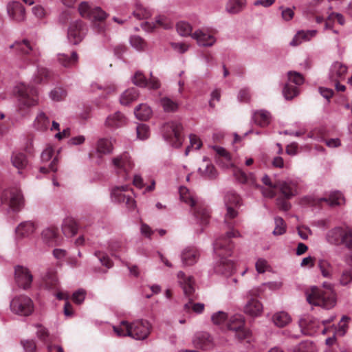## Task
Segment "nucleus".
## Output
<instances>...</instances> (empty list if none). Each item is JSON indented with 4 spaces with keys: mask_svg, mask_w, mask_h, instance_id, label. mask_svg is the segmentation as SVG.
I'll return each instance as SVG.
<instances>
[{
    "mask_svg": "<svg viewBox=\"0 0 352 352\" xmlns=\"http://www.w3.org/2000/svg\"><path fill=\"white\" fill-rule=\"evenodd\" d=\"M239 236H241V234L238 230H231L226 232V235L220 236L215 241L214 250L215 253L221 258L219 263L215 269L217 272L228 276L234 272L235 265L234 262L228 259L226 256L232 254L234 248L231 239Z\"/></svg>",
    "mask_w": 352,
    "mask_h": 352,
    "instance_id": "nucleus-1",
    "label": "nucleus"
},
{
    "mask_svg": "<svg viewBox=\"0 0 352 352\" xmlns=\"http://www.w3.org/2000/svg\"><path fill=\"white\" fill-rule=\"evenodd\" d=\"M152 325L146 320H136L132 322L122 320L119 325L113 326L114 332L118 336H129L138 340H143L151 333Z\"/></svg>",
    "mask_w": 352,
    "mask_h": 352,
    "instance_id": "nucleus-2",
    "label": "nucleus"
},
{
    "mask_svg": "<svg viewBox=\"0 0 352 352\" xmlns=\"http://www.w3.org/2000/svg\"><path fill=\"white\" fill-rule=\"evenodd\" d=\"M307 300L309 304L331 309L336 305V294L332 285L324 283L322 288L312 287L306 292Z\"/></svg>",
    "mask_w": 352,
    "mask_h": 352,
    "instance_id": "nucleus-3",
    "label": "nucleus"
},
{
    "mask_svg": "<svg viewBox=\"0 0 352 352\" xmlns=\"http://www.w3.org/2000/svg\"><path fill=\"white\" fill-rule=\"evenodd\" d=\"M179 192L182 201L191 207L193 214L199 223L202 225L208 224L210 218V212L208 207L202 203L196 201L187 188L181 186Z\"/></svg>",
    "mask_w": 352,
    "mask_h": 352,
    "instance_id": "nucleus-4",
    "label": "nucleus"
},
{
    "mask_svg": "<svg viewBox=\"0 0 352 352\" xmlns=\"http://www.w3.org/2000/svg\"><path fill=\"white\" fill-rule=\"evenodd\" d=\"M179 283L183 289L184 295L188 298V302L184 306L186 312L192 309L197 314H201L204 309V305L202 303H194L196 299L195 295V281L192 276H187L183 272H179L177 274Z\"/></svg>",
    "mask_w": 352,
    "mask_h": 352,
    "instance_id": "nucleus-5",
    "label": "nucleus"
},
{
    "mask_svg": "<svg viewBox=\"0 0 352 352\" xmlns=\"http://www.w3.org/2000/svg\"><path fill=\"white\" fill-rule=\"evenodd\" d=\"M78 12L82 17L91 19L94 21V28L98 32H104V21L108 16V14L100 7L91 8L87 2L83 1L78 6Z\"/></svg>",
    "mask_w": 352,
    "mask_h": 352,
    "instance_id": "nucleus-6",
    "label": "nucleus"
},
{
    "mask_svg": "<svg viewBox=\"0 0 352 352\" xmlns=\"http://www.w3.org/2000/svg\"><path fill=\"white\" fill-rule=\"evenodd\" d=\"M14 92L18 99L19 109L21 111L37 103L38 92L33 86L21 83L16 86Z\"/></svg>",
    "mask_w": 352,
    "mask_h": 352,
    "instance_id": "nucleus-7",
    "label": "nucleus"
},
{
    "mask_svg": "<svg viewBox=\"0 0 352 352\" xmlns=\"http://www.w3.org/2000/svg\"><path fill=\"white\" fill-rule=\"evenodd\" d=\"M10 48L16 49L23 60L30 63H36L41 56V51L36 43L28 39L15 42L10 45Z\"/></svg>",
    "mask_w": 352,
    "mask_h": 352,
    "instance_id": "nucleus-8",
    "label": "nucleus"
},
{
    "mask_svg": "<svg viewBox=\"0 0 352 352\" xmlns=\"http://www.w3.org/2000/svg\"><path fill=\"white\" fill-rule=\"evenodd\" d=\"M182 124L177 121H171L164 124L162 133L164 139L173 147L178 148L182 144Z\"/></svg>",
    "mask_w": 352,
    "mask_h": 352,
    "instance_id": "nucleus-9",
    "label": "nucleus"
},
{
    "mask_svg": "<svg viewBox=\"0 0 352 352\" xmlns=\"http://www.w3.org/2000/svg\"><path fill=\"white\" fill-rule=\"evenodd\" d=\"M231 156L232 155H217L216 161L219 166L223 168H231L232 169V174L234 178L239 182L241 184H247L251 186L256 185V179L254 176L252 175H247L240 168L234 166Z\"/></svg>",
    "mask_w": 352,
    "mask_h": 352,
    "instance_id": "nucleus-10",
    "label": "nucleus"
},
{
    "mask_svg": "<svg viewBox=\"0 0 352 352\" xmlns=\"http://www.w3.org/2000/svg\"><path fill=\"white\" fill-rule=\"evenodd\" d=\"M333 320L334 317H331L320 323L317 319L304 318L300 320V327L302 329V332L305 335L313 336L318 332L325 335L328 333L329 326Z\"/></svg>",
    "mask_w": 352,
    "mask_h": 352,
    "instance_id": "nucleus-11",
    "label": "nucleus"
},
{
    "mask_svg": "<svg viewBox=\"0 0 352 352\" xmlns=\"http://www.w3.org/2000/svg\"><path fill=\"white\" fill-rule=\"evenodd\" d=\"M327 241L335 245H344L352 250V230L349 228L336 227L329 230L327 234Z\"/></svg>",
    "mask_w": 352,
    "mask_h": 352,
    "instance_id": "nucleus-12",
    "label": "nucleus"
},
{
    "mask_svg": "<svg viewBox=\"0 0 352 352\" xmlns=\"http://www.w3.org/2000/svg\"><path fill=\"white\" fill-rule=\"evenodd\" d=\"M241 197L235 192H230L225 197V203L227 212L225 215V223L228 226L229 231L234 230L235 221L234 219L237 216L238 212L236 208L241 205Z\"/></svg>",
    "mask_w": 352,
    "mask_h": 352,
    "instance_id": "nucleus-13",
    "label": "nucleus"
},
{
    "mask_svg": "<svg viewBox=\"0 0 352 352\" xmlns=\"http://www.w3.org/2000/svg\"><path fill=\"white\" fill-rule=\"evenodd\" d=\"M227 327L235 332V337L240 341L250 338L251 331L245 327V318L241 314H235L228 319Z\"/></svg>",
    "mask_w": 352,
    "mask_h": 352,
    "instance_id": "nucleus-14",
    "label": "nucleus"
},
{
    "mask_svg": "<svg viewBox=\"0 0 352 352\" xmlns=\"http://www.w3.org/2000/svg\"><path fill=\"white\" fill-rule=\"evenodd\" d=\"M1 201L3 204L8 206L14 211L20 210L24 205L23 195L16 187L4 190L1 196Z\"/></svg>",
    "mask_w": 352,
    "mask_h": 352,
    "instance_id": "nucleus-15",
    "label": "nucleus"
},
{
    "mask_svg": "<svg viewBox=\"0 0 352 352\" xmlns=\"http://www.w3.org/2000/svg\"><path fill=\"white\" fill-rule=\"evenodd\" d=\"M10 309L15 314L28 316L34 311V304L31 298L21 295L14 297L10 302Z\"/></svg>",
    "mask_w": 352,
    "mask_h": 352,
    "instance_id": "nucleus-16",
    "label": "nucleus"
},
{
    "mask_svg": "<svg viewBox=\"0 0 352 352\" xmlns=\"http://www.w3.org/2000/svg\"><path fill=\"white\" fill-rule=\"evenodd\" d=\"M112 163L117 175L124 180H127L129 173L134 165L131 157L129 155H118L112 160Z\"/></svg>",
    "mask_w": 352,
    "mask_h": 352,
    "instance_id": "nucleus-17",
    "label": "nucleus"
},
{
    "mask_svg": "<svg viewBox=\"0 0 352 352\" xmlns=\"http://www.w3.org/2000/svg\"><path fill=\"white\" fill-rule=\"evenodd\" d=\"M87 28L85 23L77 20L71 23L67 30V39L73 45L79 44L86 34Z\"/></svg>",
    "mask_w": 352,
    "mask_h": 352,
    "instance_id": "nucleus-18",
    "label": "nucleus"
},
{
    "mask_svg": "<svg viewBox=\"0 0 352 352\" xmlns=\"http://www.w3.org/2000/svg\"><path fill=\"white\" fill-rule=\"evenodd\" d=\"M131 191L129 190L128 186H116L111 192L112 198L118 203H125L129 209H133L135 206V201L132 198Z\"/></svg>",
    "mask_w": 352,
    "mask_h": 352,
    "instance_id": "nucleus-19",
    "label": "nucleus"
},
{
    "mask_svg": "<svg viewBox=\"0 0 352 352\" xmlns=\"http://www.w3.org/2000/svg\"><path fill=\"white\" fill-rule=\"evenodd\" d=\"M258 289H252L248 292L249 300L244 307V312L252 317L259 316L263 312V305L256 299L258 296Z\"/></svg>",
    "mask_w": 352,
    "mask_h": 352,
    "instance_id": "nucleus-20",
    "label": "nucleus"
},
{
    "mask_svg": "<svg viewBox=\"0 0 352 352\" xmlns=\"http://www.w3.org/2000/svg\"><path fill=\"white\" fill-rule=\"evenodd\" d=\"M14 278L19 287L28 289L31 287L33 276L28 268L18 265L15 267Z\"/></svg>",
    "mask_w": 352,
    "mask_h": 352,
    "instance_id": "nucleus-21",
    "label": "nucleus"
},
{
    "mask_svg": "<svg viewBox=\"0 0 352 352\" xmlns=\"http://www.w3.org/2000/svg\"><path fill=\"white\" fill-rule=\"evenodd\" d=\"M133 82L139 87H148L152 89H157L160 87V82L158 78L151 75L150 78L147 80L144 75L140 72H137L134 74Z\"/></svg>",
    "mask_w": 352,
    "mask_h": 352,
    "instance_id": "nucleus-22",
    "label": "nucleus"
},
{
    "mask_svg": "<svg viewBox=\"0 0 352 352\" xmlns=\"http://www.w3.org/2000/svg\"><path fill=\"white\" fill-rule=\"evenodd\" d=\"M214 34L212 32L198 30L192 34V37L197 41L199 45L210 47L216 42Z\"/></svg>",
    "mask_w": 352,
    "mask_h": 352,
    "instance_id": "nucleus-23",
    "label": "nucleus"
},
{
    "mask_svg": "<svg viewBox=\"0 0 352 352\" xmlns=\"http://www.w3.org/2000/svg\"><path fill=\"white\" fill-rule=\"evenodd\" d=\"M8 13L16 22L23 21L25 18V8L19 1H12L8 5Z\"/></svg>",
    "mask_w": 352,
    "mask_h": 352,
    "instance_id": "nucleus-24",
    "label": "nucleus"
},
{
    "mask_svg": "<svg viewBox=\"0 0 352 352\" xmlns=\"http://www.w3.org/2000/svg\"><path fill=\"white\" fill-rule=\"evenodd\" d=\"M276 190H279L285 199H290L298 193L297 185L293 182L277 181Z\"/></svg>",
    "mask_w": 352,
    "mask_h": 352,
    "instance_id": "nucleus-25",
    "label": "nucleus"
},
{
    "mask_svg": "<svg viewBox=\"0 0 352 352\" xmlns=\"http://www.w3.org/2000/svg\"><path fill=\"white\" fill-rule=\"evenodd\" d=\"M347 72V67L340 62H335L330 68L329 78L331 81L343 80Z\"/></svg>",
    "mask_w": 352,
    "mask_h": 352,
    "instance_id": "nucleus-26",
    "label": "nucleus"
},
{
    "mask_svg": "<svg viewBox=\"0 0 352 352\" xmlns=\"http://www.w3.org/2000/svg\"><path fill=\"white\" fill-rule=\"evenodd\" d=\"M199 171L202 176L210 179H215L217 176L215 167L206 156L204 157L203 161L199 165Z\"/></svg>",
    "mask_w": 352,
    "mask_h": 352,
    "instance_id": "nucleus-27",
    "label": "nucleus"
},
{
    "mask_svg": "<svg viewBox=\"0 0 352 352\" xmlns=\"http://www.w3.org/2000/svg\"><path fill=\"white\" fill-rule=\"evenodd\" d=\"M271 114L266 110H256L252 113V120L256 125L261 127H265L268 126L271 122Z\"/></svg>",
    "mask_w": 352,
    "mask_h": 352,
    "instance_id": "nucleus-28",
    "label": "nucleus"
},
{
    "mask_svg": "<svg viewBox=\"0 0 352 352\" xmlns=\"http://www.w3.org/2000/svg\"><path fill=\"white\" fill-rule=\"evenodd\" d=\"M41 235L45 243L50 245H56L59 243L60 236L58 229L55 227L45 228L43 230Z\"/></svg>",
    "mask_w": 352,
    "mask_h": 352,
    "instance_id": "nucleus-29",
    "label": "nucleus"
},
{
    "mask_svg": "<svg viewBox=\"0 0 352 352\" xmlns=\"http://www.w3.org/2000/svg\"><path fill=\"white\" fill-rule=\"evenodd\" d=\"M326 202L331 206L341 205L344 201V197L340 192H331L329 197H323L314 201V204L320 206L322 202Z\"/></svg>",
    "mask_w": 352,
    "mask_h": 352,
    "instance_id": "nucleus-30",
    "label": "nucleus"
},
{
    "mask_svg": "<svg viewBox=\"0 0 352 352\" xmlns=\"http://www.w3.org/2000/svg\"><path fill=\"white\" fill-rule=\"evenodd\" d=\"M198 250L195 248H187L182 253V260L184 265H192L195 264L199 258Z\"/></svg>",
    "mask_w": 352,
    "mask_h": 352,
    "instance_id": "nucleus-31",
    "label": "nucleus"
},
{
    "mask_svg": "<svg viewBox=\"0 0 352 352\" xmlns=\"http://www.w3.org/2000/svg\"><path fill=\"white\" fill-rule=\"evenodd\" d=\"M193 343L197 348L208 349L212 344V339L208 333L200 332L195 336Z\"/></svg>",
    "mask_w": 352,
    "mask_h": 352,
    "instance_id": "nucleus-32",
    "label": "nucleus"
},
{
    "mask_svg": "<svg viewBox=\"0 0 352 352\" xmlns=\"http://www.w3.org/2000/svg\"><path fill=\"white\" fill-rule=\"evenodd\" d=\"M172 24L169 20L164 16H160L157 17L155 23L145 22L142 24V28L146 31H153L157 28H162L164 29H168L171 28Z\"/></svg>",
    "mask_w": 352,
    "mask_h": 352,
    "instance_id": "nucleus-33",
    "label": "nucleus"
},
{
    "mask_svg": "<svg viewBox=\"0 0 352 352\" xmlns=\"http://www.w3.org/2000/svg\"><path fill=\"white\" fill-rule=\"evenodd\" d=\"M78 226L71 217L65 218L62 225V231L65 236L71 237L77 233Z\"/></svg>",
    "mask_w": 352,
    "mask_h": 352,
    "instance_id": "nucleus-34",
    "label": "nucleus"
},
{
    "mask_svg": "<svg viewBox=\"0 0 352 352\" xmlns=\"http://www.w3.org/2000/svg\"><path fill=\"white\" fill-rule=\"evenodd\" d=\"M247 0H228L226 4L227 12L232 14L242 12L246 7Z\"/></svg>",
    "mask_w": 352,
    "mask_h": 352,
    "instance_id": "nucleus-35",
    "label": "nucleus"
},
{
    "mask_svg": "<svg viewBox=\"0 0 352 352\" xmlns=\"http://www.w3.org/2000/svg\"><path fill=\"white\" fill-rule=\"evenodd\" d=\"M316 30H301L298 32L290 43L292 46H298L303 41H308L316 35Z\"/></svg>",
    "mask_w": 352,
    "mask_h": 352,
    "instance_id": "nucleus-36",
    "label": "nucleus"
},
{
    "mask_svg": "<svg viewBox=\"0 0 352 352\" xmlns=\"http://www.w3.org/2000/svg\"><path fill=\"white\" fill-rule=\"evenodd\" d=\"M36 230L34 223L32 221L21 223L16 228V234L19 237H26L32 234Z\"/></svg>",
    "mask_w": 352,
    "mask_h": 352,
    "instance_id": "nucleus-37",
    "label": "nucleus"
},
{
    "mask_svg": "<svg viewBox=\"0 0 352 352\" xmlns=\"http://www.w3.org/2000/svg\"><path fill=\"white\" fill-rule=\"evenodd\" d=\"M59 63L65 67L75 66L78 60V55L76 52H73L70 56L65 54H60L58 56Z\"/></svg>",
    "mask_w": 352,
    "mask_h": 352,
    "instance_id": "nucleus-38",
    "label": "nucleus"
},
{
    "mask_svg": "<svg viewBox=\"0 0 352 352\" xmlns=\"http://www.w3.org/2000/svg\"><path fill=\"white\" fill-rule=\"evenodd\" d=\"M139 97V91L137 88L132 87L126 90L120 96V101L122 105H128L136 100Z\"/></svg>",
    "mask_w": 352,
    "mask_h": 352,
    "instance_id": "nucleus-39",
    "label": "nucleus"
},
{
    "mask_svg": "<svg viewBox=\"0 0 352 352\" xmlns=\"http://www.w3.org/2000/svg\"><path fill=\"white\" fill-rule=\"evenodd\" d=\"M126 118L120 112H116L109 116L106 120V124L109 127H120L126 124Z\"/></svg>",
    "mask_w": 352,
    "mask_h": 352,
    "instance_id": "nucleus-40",
    "label": "nucleus"
},
{
    "mask_svg": "<svg viewBox=\"0 0 352 352\" xmlns=\"http://www.w3.org/2000/svg\"><path fill=\"white\" fill-rule=\"evenodd\" d=\"M96 150L99 154H109L113 151V144L111 140L100 138L96 144Z\"/></svg>",
    "mask_w": 352,
    "mask_h": 352,
    "instance_id": "nucleus-41",
    "label": "nucleus"
},
{
    "mask_svg": "<svg viewBox=\"0 0 352 352\" xmlns=\"http://www.w3.org/2000/svg\"><path fill=\"white\" fill-rule=\"evenodd\" d=\"M263 183L268 187L262 190L263 195L266 197H274L276 195V182H272L267 175H265L262 178Z\"/></svg>",
    "mask_w": 352,
    "mask_h": 352,
    "instance_id": "nucleus-42",
    "label": "nucleus"
},
{
    "mask_svg": "<svg viewBox=\"0 0 352 352\" xmlns=\"http://www.w3.org/2000/svg\"><path fill=\"white\" fill-rule=\"evenodd\" d=\"M58 278L54 271H49L43 278V285L46 289H54L58 286Z\"/></svg>",
    "mask_w": 352,
    "mask_h": 352,
    "instance_id": "nucleus-43",
    "label": "nucleus"
},
{
    "mask_svg": "<svg viewBox=\"0 0 352 352\" xmlns=\"http://www.w3.org/2000/svg\"><path fill=\"white\" fill-rule=\"evenodd\" d=\"M134 113L138 119L146 120L151 116L152 111L148 105L142 104L135 109Z\"/></svg>",
    "mask_w": 352,
    "mask_h": 352,
    "instance_id": "nucleus-44",
    "label": "nucleus"
},
{
    "mask_svg": "<svg viewBox=\"0 0 352 352\" xmlns=\"http://www.w3.org/2000/svg\"><path fill=\"white\" fill-rule=\"evenodd\" d=\"M34 125L37 130L44 131L50 126V120L43 112H41L36 118Z\"/></svg>",
    "mask_w": 352,
    "mask_h": 352,
    "instance_id": "nucleus-45",
    "label": "nucleus"
},
{
    "mask_svg": "<svg viewBox=\"0 0 352 352\" xmlns=\"http://www.w3.org/2000/svg\"><path fill=\"white\" fill-rule=\"evenodd\" d=\"M133 15L138 19H146L151 16V11L141 3H137Z\"/></svg>",
    "mask_w": 352,
    "mask_h": 352,
    "instance_id": "nucleus-46",
    "label": "nucleus"
},
{
    "mask_svg": "<svg viewBox=\"0 0 352 352\" xmlns=\"http://www.w3.org/2000/svg\"><path fill=\"white\" fill-rule=\"evenodd\" d=\"M291 320L290 316L285 311H280L273 316V322L277 327H283Z\"/></svg>",
    "mask_w": 352,
    "mask_h": 352,
    "instance_id": "nucleus-47",
    "label": "nucleus"
},
{
    "mask_svg": "<svg viewBox=\"0 0 352 352\" xmlns=\"http://www.w3.org/2000/svg\"><path fill=\"white\" fill-rule=\"evenodd\" d=\"M50 77L51 73L49 70L44 67H38L34 78V82L36 84L45 83Z\"/></svg>",
    "mask_w": 352,
    "mask_h": 352,
    "instance_id": "nucleus-48",
    "label": "nucleus"
},
{
    "mask_svg": "<svg viewBox=\"0 0 352 352\" xmlns=\"http://www.w3.org/2000/svg\"><path fill=\"white\" fill-rule=\"evenodd\" d=\"M327 16L325 21L326 28H331L335 21H337L340 25L344 23V17L342 14L335 12L329 13V12H327Z\"/></svg>",
    "mask_w": 352,
    "mask_h": 352,
    "instance_id": "nucleus-49",
    "label": "nucleus"
},
{
    "mask_svg": "<svg viewBox=\"0 0 352 352\" xmlns=\"http://www.w3.org/2000/svg\"><path fill=\"white\" fill-rule=\"evenodd\" d=\"M318 266L320 269L321 274L324 278H331L332 276L333 267L331 263L324 259L318 261Z\"/></svg>",
    "mask_w": 352,
    "mask_h": 352,
    "instance_id": "nucleus-50",
    "label": "nucleus"
},
{
    "mask_svg": "<svg viewBox=\"0 0 352 352\" xmlns=\"http://www.w3.org/2000/svg\"><path fill=\"white\" fill-rule=\"evenodd\" d=\"M190 145L187 146L185 154H188L190 151H196L202 146V141L195 134H190L189 135Z\"/></svg>",
    "mask_w": 352,
    "mask_h": 352,
    "instance_id": "nucleus-51",
    "label": "nucleus"
},
{
    "mask_svg": "<svg viewBox=\"0 0 352 352\" xmlns=\"http://www.w3.org/2000/svg\"><path fill=\"white\" fill-rule=\"evenodd\" d=\"M160 103L166 112H174L178 109L177 102L167 97L162 98Z\"/></svg>",
    "mask_w": 352,
    "mask_h": 352,
    "instance_id": "nucleus-52",
    "label": "nucleus"
},
{
    "mask_svg": "<svg viewBox=\"0 0 352 352\" xmlns=\"http://www.w3.org/2000/svg\"><path fill=\"white\" fill-rule=\"evenodd\" d=\"M56 297L59 300H66L65 306H64V314L67 316H72L73 315V309L72 305L68 301L69 298V294L68 293L64 292H58L56 294Z\"/></svg>",
    "mask_w": 352,
    "mask_h": 352,
    "instance_id": "nucleus-53",
    "label": "nucleus"
},
{
    "mask_svg": "<svg viewBox=\"0 0 352 352\" xmlns=\"http://www.w3.org/2000/svg\"><path fill=\"white\" fill-rule=\"evenodd\" d=\"M292 352H316V347L313 342L305 341L296 346Z\"/></svg>",
    "mask_w": 352,
    "mask_h": 352,
    "instance_id": "nucleus-54",
    "label": "nucleus"
},
{
    "mask_svg": "<svg viewBox=\"0 0 352 352\" xmlns=\"http://www.w3.org/2000/svg\"><path fill=\"white\" fill-rule=\"evenodd\" d=\"M177 32L183 36H187L191 35L192 27L191 25L184 21H180L177 23L176 25Z\"/></svg>",
    "mask_w": 352,
    "mask_h": 352,
    "instance_id": "nucleus-55",
    "label": "nucleus"
},
{
    "mask_svg": "<svg viewBox=\"0 0 352 352\" xmlns=\"http://www.w3.org/2000/svg\"><path fill=\"white\" fill-rule=\"evenodd\" d=\"M275 228L273 231L274 235H282L286 232V224L285 221L279 217H275Z\"/></svg>",
    "mask_w": 352,
    "mask_h": 352,
    "instance_id": "nucleus-56",
    "label": "nucleus"
},
{
    "mask_svg": "<svg viewBox=\"0 0 352 352\" xmlns=\"http://www.w3.org/2000/svg\"><path fill=\"white\" fill-rule=\"evenodd\" d=\"M11 162L12 165L19 170L24 168L28 164L25 155H12Z\"/></svg>",
    "mask_w": 352,
    "mask_h": 352,
    "instance_id": "nucleus-57",
    "label": "nucleus"
},
{
    "mask_svg": "<svg viewBox=\"0 0 352 352\" xmlns=\"http://www.w3.org/2000/svg\"><path fill=\"white\" fill-rule=\"evenodd\" d=\"M67 96L66 91L61 87L54 88L50 94L51 99L54 101L58 102L63 100Z\"/></svg>",
    "mask_w": 352,
    "mask_h": 352,
    "instance_id": "nucleus-58",
    "label": "nucleus"
},
{
    "mask_svg": "<svg viewBox=\"0 0 352 352\" xmlns=\"http://www.w3.org/2000/svg\"><path fill=\"white\" fill-rule=\"evenodd\" d=\"M283 94L287 100H291L298 94V89L289 84H286L283 89Z\"/></svg>",
    "mask_w": 352,
    "mask_h": 352,
    "instance_id": "nucleus-59",
    "label": "nucleus"
},
{
    "mask_svg": "<svg viewBox=\"0 0 352 352\" xmlns=\"http://www.w3.org/2000/svg\"><path fill=\"white\" fill-rule=\"evenodd\" d=\"M137 137L140 140L147 139L149 136V129L145 124H140L136 127Z\"/></svg>",
    "mask_w": 352,
    "mask_h": 352,
    "instance_id": "nucleus-60",
    "label": "nucleus"
},
{
    "mask_svg": "<svg viewBox=\"0 0 352 352\" xmlns=\"http://www.w3.org/2000/svg\"><path fill=\"white\" fill-rule=\"evenodd\" d=\"M340 283L346 286L352 283V269L344 270L340 277Z\"/></svg>",
    "mask_w": 352,
    "mask_h": 352,
    "instance_id": "nucleus-61",
    "label": "nucleus"
},
{
    "mask_svg": "<svg viewBox=\"0 0 352 352\" xmlns=\"http://www.w3.org/2000/svg\"><path fill=\"white\" fill-rule=\"evenodd\" d=\"M95 256L99 259L101 264L104 266H106L107 268H110L113 265V263L109 257L100 251H96L95 252Z\"/></svg>",
    "mask_w": 352,
    "mask_h": 352,
    "instance_id": "nucleus-62",
    "label": "nucleus"
},
{
    "mask_svg": "<svg viewBox=\"0 0 352 352\" xmlns=\"http://www.w3.org/2000/svg\"><path fill=\"white\" fill-rule=\"evenodd\" d=\"M289 80L294 82L297 85H300L304 82V77L302 74L296 72H288Z\"/></svg>",
    "mask_w": 352,
    "mask_h": 352,
    "instance_id": "nucleus-63",
    "label": "nucleus"
},
{
    "mask_svg": "<svg viewBox=\"0 0 352 352\" xmlns=\"http://www.w3.org/2000/svg\"><path fill=\"white\" fill-rule=\"evenodd\" d=\"M228 319V315L223 311H218L212 316V320L215 324H221Z\"/></svg>",
    "mask_w": 352,
    "mask_h": 352,
    "instance_id": "nucleus-64",
    "label": "nucleus"
}]
</instances>
